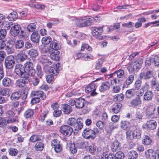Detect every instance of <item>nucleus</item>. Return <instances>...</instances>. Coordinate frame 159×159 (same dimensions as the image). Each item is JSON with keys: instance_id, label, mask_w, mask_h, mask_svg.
Here are the masks:
<instances>
[{"instance_id": "nucleus-1", "label": "nucleus", "mask_w": 159, "mask_h": 159, "mask_svg": "<svg viewBox=\"0 0 159 159\" xmlns=\"http://www.w3.org/2000/svg\"><path fill=\"white\" fill-rule=\"evenodd\" d=\"M95 20L93 17H84L81 19L76 20L75 23L79 27H85L91 25Z\"/></svg>"}, {"instance_id": "nucleus-2", "label": "nucleus", "mask_w": 159, "mask_h": 159, "mask_svg": "<svg viewBox=\"0 0 159 159\" xmlns=\"http://www.w3.org/2000/svg\"><path fill=\"white\" fill-rule=\"evenodd\" d=\"M59 63L57 64L56 65V68L51 67L49 70L48 71L49 74L47 75L46 80L47 82L50 83L54 78V76L57 75L58 71H60L61 68Z\"/></svg>"}, {"instance_id": "nucleus-3", "label": "nucleus", "mask_w": 159, "mask_h": 159, "mask_svg": "<svg viewBox=\"0 0 159 159\" xmlns=\"http://www.w3.org/2000/svg\"><path fill=\"white\" fill-rule=\"evenodd\" d=\"M15 71L16 74L19 77L25 79H28L29 78L27 75H24L25 70L24 66L22 64H17L15 66Z\"/></svg>"}, {"instance_id": "nucleus-4", "label": "nucleus", "mask_w": 159, "mask_h": 159, "mask_svg": "<svg viewBox=\"0 0 159 159\" xmlns=\"http://www.w3.org/2000/svg\"><path fill=\"white\" fill-rule=\"evenodd\" d=\"M142 64L141 61H137L131 64L128 67L129 71L131 73L137 72Z\"/></svg>"}, {"instance_id": "nucleus-5", "label": "nucleus", "mask_w": 159, "mask_h": 159, "mask_svg": "<svg viewBox=\"0 0 159 159\" xmlns=\"http://www.w3.org/2000/svg\"><path fill=\"white\" fill-rule=\"evenodd\" d=\"M153 72L152 70H147L142 71L140 74L139 77L141 79L148 80L153 77Z\"/></svg>"}, {"instance_id": "nucleus-6", "label": "nucleus", "mask_w": 159, "mask_h": 159, "mask_svg": "<svg viewBox=\"0 0 159 159\" xmlns=\"http://www.w3.org/2000/svg\"><path fill=\"white\" fill-rule=\"evenodd\" d=\"M15 64V58L12 55L8 56L5 58V65L7 69H10L12 68Z\"/></svg>"}, {"instance_id": "nucleus-7", "label": "nucleus", "mask_w": 159, "mask_h": 159, "mask_svg": "<svg viewBox=\"0 0 159 159\" xmlns=\"http://www.w3.org/2000/svg\"><path fill=\"white\" fill-rule=\"evenodd\" d=\"M60 132L64 135L69 136L73 132V129L70 126L65 125L61 126Z\"/></svg>"}, {"instance_id": "nucleus-8", "label": "nucleus", "mask_w": 159, "mask_h": 159, "mask_svg": "<svg viewBox=\"0 0 159 159\" xmlns=\"http://www.w3.org/2000/svg\"><path fill=\"white\" fill-rule=\"evenodd\" d=\"M103 27H93L92 30L93 32L92 34L93 35L96 36L98 39H103V38L100 36L103 32Z\"/></svg>"}, {"instance_id": "nucleus-9", "label": "nucleus", "mask_w": 159, "mask_h": 159, "mask_svg": "<svg viewBox=\"0 0 159 159\" xmlns=\"http://www.w3.org/2000/svg\"><path fill=\"white\" fill-rule=\"evenodd\" d=\"M15 113L12 110H9L6 113V118L7 119V122L8 124L13 123L16 120L15 117Z\"/></svg>"}, {"instance_id": "nucleus-10", "label": "nucleus", "mask_w": 159, "mask_h": 159, "mask_svg": "<svg viewBox=\"0 0 159 159\" xmlns=\"http://www.w3.org/2000/svg\"><path fill=\"white\" fill-rule=\"evenodd\" d=\"M93 130L89 128L85 129L83 131L82 133L83 137L86 139H89L91 138V139H94L95 136H93Z\"/></svg>"}, {"instance_id": "nucleus-11", "label": "nucleus", "mask_w": 159, "mask_h": 159, "mask_svg": "<svg viewBox=\"0 0 159 159\" xmlns=\"http://www.w3.org/2000/svg\"><path fill=\"white\" fill-rule=\"evenodd\" d=\"M51 145L53 148L56 152L57 153L60 152L62 149V147L60 144L59 141L57 139H54L51 142Z\"/></svg>"}, {"instance_id": "nucleus-12", "label": "nucleus", "mask_w": 159, "mask_h": 159, "mask_svg": "<svg viewBox=\"0 0 159 159\" xmlns=\"http://www.w3.org/2000/svg\"><path fill=\"white\" fill-rule=\"evenodd\" d=\"M21 29L20 26L17 24L13 26L11 28L10 32L11 35L14 37L18 35Z\"/></svg>"}, {"instance_id": "nucleus-13", "label": "nucleus", "mask_w": 159, "mask_h": 159, "mask_svg": "<svg viewBox=\"0 0 159 159\" xmlns=\"http://www.w3.org/2000/svg\"><path fill=\"white\" fill-rule=\"evenodd\" d=\"M95 85L94 84H89L85 88V91L86 93H91V95L94 96L97 95V93L95 92Z\"/></svg>"}, {"instance_id": "nucleus-14", "label": "nucleus", "mask_w": 159, "mask_h": 159, "mask_svg": "<svg viewBox=\"0 0 159 159\" xmlns=\"http://www.w3.org/2000/svg\"><path fill=\"white\" fill-rule=\"evenodd\" d=\"M121 146V143L118 140H115L111 145V150L112 152H116L120 150Z\"/></svg>"}, {"instance_id": "nucleus-15", "label": "nucleus", "mask_w": 159, "mask_h": 159, "mask_svg": "<svg viewBox=\"0 0 159 159\" xmlns=\"http://www.w3.org/2000/svg\"><path fill=\"white\" fill-rule=\"evenodd\" d=\"M155 109L156 107L154 106L150 105L147 106L146 110V115L150 117H154Z\"/></svg>"}, {"instance_id": "nucleus-16", "label": "nucleus", "mask_w": 159, "mask_h": 159, "mask_svg": "<svg viewBox=\"0 0 159 159\" xmlns=\"http://www.w3.org/2000/svg\"><path fill=\"white\" fill-rule=\"evenodd\" d=\"M146 157L148 159H157V152L150 149L146 152Z\"/></svg>"}, {"instance_id": "nucleus-17", "label": "nucleus", "mask_w": 159, "mask_h": 159, "mask_svg": "<svg viewBox=\"0 0 159 159\" xmlns=\"http://www.w3.org/2000/svg\"><path fill=\"white\" fill-rule=\"evenodd\" d=\"M31 96L40 98L43 100L45 99L46 98V95L44 93L40 90L32 92L31 93Z\"/></svg>"}, {"instance_id": "nucleus-18", "label": "nucleus", "mask_w": 159, "mask_h": 159, "mask_svg": "<svg viewBox=\"0 0 159 159\" xmlns=\"http://www.w3.org/2000/svg\"><path fill=\"white\" fill-rule=\"evenodd\" d=\"M49 53L51 59L55 61H58L59 57L58 56L60 52L57 50H49Z\"/></svg>"}, {"instance_id": "nucleus-19", "label": "nucleus", "mask_w": 159, "mask_h": 159, "mask_svg": "<svg viewBox=\"0 0 159 159\" xmlns=\"http://www.w3.org/2000/svg\"><path fill=\"white\" fill-rule=\"evenodd\" d=\"M50 47L52 49L51 50H57L60 49L61 48L60 44L58 41L53 39L50 44Z\"/></svg>"}, {"instance_id": "nucleus-20", "label": "nucleus", "mask_w": 159, "mask_h": 159, "mask_svg": "<svg viewBox=\"0 0 159 159\" xmlns=\"http://www.w3.org/2000/svg\"><path fill=\"white\" fill-rule=\"evenodd\" d=\"M141 103L142 101L139 95L135 98L132 99L130 102V106L134 107L138 106Z\"/></svg>"}, {"instance_id": "nucleus-21", "label": "nucleus", "mask_w": 159, "mask_h": 159, "mask_svg": "<svg viewBox=\"0 0 159 159\" xmlns=\"http://www.w3.org/2000/svg\"><path fill=\"white\" fill-rule=\"evenodd\" d=\"M122 105L120 103L114 104L112 106L111 110L113 113L117 114L121 110Z\"/></svg>"}, {"instance_id": "nucleus-22", "label": "nucleus", "mask_w": 159, "mask_h": 159, "mask_svg": "<svg viewBox=\"0 0 159 159\" xmlns=\"http://www.w3.org/2000/svg\"><path fill=\"white\" fill-rule=\"evenodd\" d=\"M145 126L150 129H154L156 128L157 123L154 120H151L146 123Z\"/></svg>"}, {"instance_id": "nucleus-23", "label": "nucleus", "mask_w": 159, "mask_h": 159, "mask_svg": "<svg viewBox=\"0 0 159 159\" xmlns=\"http://www.w3.org/2000/svg\"><path fill=\"white\" fill-rule=\"evenodd\" d=\"M85 103V100L81 98H79L76 100L75 107L78 108H83Z\"/></svg>"}, {"instance_id": "nucleus-24", "label": "nucleus", "mask_w": 159, "mask_h": 159, "mask_svg": "<svg viewBox=\"0 0 159 159\" xmlns=\"http://www.w3.org/2000/svg\"><path fill=\"white\" fill-rule=\"evenodd\" d=\"M127 156L128 159H137L139 156L137 152L133 150L128 151Z\"/></svg>"}, {"instance_id": "nucleus-25", "label": "nucleus", "mask_w": 159, "mask_h": 159, "mask_svg": "<svg viewBox=\"0 0 159 159\" xmlns=\"http://www.w3.org/2000/svg\"><path fill=\"white\" fill-rule=\"evenodd\" d=\"M130 136H132L133 138L139 139L141 137V133L140 130L138 129H136L133 131L130 132Z\"/></svg>"}, {"instance_id": "nucleus-26", "label": "nucleus", "mask_w": 159, "mask_h": 159, "mask_svg": "<svg viewBox=\"0 0 159 159\" xmlns=\"http://www.w3.org/2000/svg\"><path fill=\"white\" fill-rule=\"evenodd\" d=\"M110 86L111 85L109 82L107 81L103 82L99 87V90L100 92H104L109 90L110 87Z\"/></svg>"}, {"instance_id": "nucleus-27", "label": "nucleus", "mask_w": 159, "mask_h": 159, "mask_svg": "<svg viewBox=\"0 0 159 159\" xmlns=\"http://www.w3.org/2000/svg\"><path fill=\"white\" fill-rule=\"evenodd\" d=\"M153 96V94L152 91L148 90L144 94L143 99L146 101H151L152 100Z\"/></svg>"}, {"instance_id": "nucleus-28", "label": "nucleus", "mask_w": 159, "mask_h": 159, "mask_svg": "<svg viewBox=\"0 0 159 159\" xmlns=\"http://www.w3.org/2000/svg\"><path fill=\"white\" fill-rule=\"evenodd\" d=\"M27 58V56L25 53V51L22 50L17 55V60L20 62H22Z\"/></svg>"}, {"instance_id": "nucleus-29", "label": "nucleus", "mask_w": 159, "mask_h": 159, "mask_svg": "<svg viewBox=\"0 0 159 159\" xmlns=\"http://www.w3.org/2000/svg\"><path fill=\"white\" fill-rule=\"evenodd\" d=\"M116 128V125H115L113 123H111L108 125L105 128V131L108 135H110L112 131Z\"/></svg>"}, {"instance_id": "nucleus-30", "label": "nucleus", "mask_w": 159, "mask_h": 159, "mask_svg": "<svg viewBox=\"0 0 159 159\" xmlns=\"http://www.w3.org/2000/svg\"><path fill=\"white\" fill-rule=\"evenodd\" d=\"M40 38V35L36 32H34L31 35V40L34 43H39Z\"/></svg>"}, {"instance_id": "nucleus-31", "label": "nucleus", "mask_w": 159, "mask_h": 159, "mask_svg": "<svg viewBox=\"0 0 159 159\" xmlns=\"http://www.w3.org/2000/svg\"><path fill=\"white\" fill-rule=\"evenodd\" d=\"M150 61L156 66L159 65V57L157 55L152 56L150 58Z\"/></svg>"}, {"instance_id": "nucleus-32", "label": "nucleus", "mask_w": 159, "mask_h": 159, "mask_svg": "<svg viewBox=\"0 0 159 159\" xmlns=\"http://www.w3.org/2000/svg\"><path fill=\"white\" fill-rule=\"evenodd\" d=\"M62 110L64 113L66 114H70L72 111L71 107L67 104H64L63 105Z\"/></svg>"}, {"instance_id": "nucleus-33", "label": "nucleus", "mask_w": 159, "mask_h": 159, "mask_svg": "<svg viewBox=\"0 0 159 159\" xmlns=\"http://www.w3.org/2000/svg\"><path fill=\"white\" fill-rule=\"evenodd\" d=\"M34 113L33 109H28L25 111L24 113V116L26 119L30 118L33 116Z\"/></svg>"}, {"instance_id": "nucleus-34", "label": "nucleus", "mask_w": 159, "mask_h": 159, "mask_svg": "<svg viewBox=\"0 0 159 159\" xmlns=\"http://www.w3.org/2000/svg\"><path fill=\"white\" fill-rule=\"evenodd\" d=\"M142 143L145 145H149L152 143V140L147 135H144L142 140Z\"/></svg>"}, {"instance_id": "nucleus-35", "label": "nucleus", "mask_w": 159, "mask_h": 159, "mask_svg": "<svg viewBox=\"0 0 159 159\" xmlns=\"http://www.w3.org/2000/svg\"><path fill=\"white\" fill-rule=\"evenodd\" d=\"M21 97V94L19 91H16L13 93L10 97L11 99L12 100H18Z\"/></svg>"}, {"instance_id": "nucleus-36", "label": "nucleus", "mask_w": 159, "mask_h": 159, "mask_svg": "<svg viewBox=\"0 0 159 159\" xmlns=\"http://www.w3.org/2000/svg\"><path fill=\"white\" fill-rule=\"evenodd\" d=\"M18 17L16 11H13L9 14L8 16V19L11 21L15 20Z\"/></svg>"}, {"instance_id": "nucleus-37", "label": "nucleus", "mask_w": 159, "mask_h": 159, "mask_svg": "<svg viewBox=\"0 0 159 159\" xmlns=\"http://www.w3.org/2000/svg\"><path fill=\"white\" fill-rule=\"evenodd\" d=\"M135 94V92L134 89H133L128 90L126 92L125 96L126 98H130L134 96Z\"/></svg>"}, {"instance_id": "nucleus-38", "label": "nucleus", "mask_w": 159, "mask_h": 159, "mask_svg": "<svg viewBox=\"0 0 159 159\" xmlns=\"http://www.w3.org/2000/svg\"><path fill=\"white\" fill-rule=\"evenodd\" d=\"M76 127L78 130H81L83 127V121L81 118H78L76 120Z\"/></svg>"}, {"instance_id": "nucleus-39", "label": "nucleus", "mask_w": 159, "mask_h": 159, "mask_svg": "<svg viewBox=\"0 0 159 159\" xmlns=\"http://www.w3.org/2000/svg\"><path fill=\"white\" fill-rule=\"evenodd\" d=\"M2 83L4 86L8 87L11 85V81L10 78L5 77L2 80Z\"/></svg>"}, {"instance_id": "nucleus-40", "label": "nucleus", "mask_w": 159, "mask_h": 159, "mask_svg": "<svg viewBox=\"0 0 159 159\" xmlns=\"http://www.w3.org/2000/svg\"><path fill=\"white\" fill-rule=\"evenodd\" d=\"M124 98V96L122 93L118 94L113 97V99L115 101L121 102Z\"/></svg>"}, {"instance_id": "nucleus-41", "label": "nucleus", "mask_w": 159, "mask_h": 159, "mask_svg": "<svg viewBox=\"0 0 159 159\" xmlns=\"http://www.w3.org/2000/svg\"><path fill=\"white\" fill-rule=\"evenodd\" d=\"M25 81L24 80L20 79L16 80L15 84L17 87L20 88L24 87L25 85Z\"/></svg>"}, {"instance_id": "nucleus-42", "label": "nucleus", "mask_w": 159, "mask_h": 159, "mask_svg": "<svg viewBox=\"0 0 159 159\" xmlns=\"http://www.w3.org/2000/svg\"><path fill=\"white\" fill-rule=\"evenodd\" d=\"M28 54L31 57L34 58L36 57L38 55V51L34 49L30 50L28 52Z\"/></svg>"}, {"instance_id": "nucleus-43", "label": "nucleus", "mask_w": 159, "mask_h": 159, "mask_svg": "<svg viewBox=\"0 0 159 159\" xmlns=\"http://www.w3.org/2000/svg\"><path fill=\"white\" fill-rule=\"evenodd\" d=\"M121 127L124 130H127L129 128V123L127 121H123L121 122Z\"/></svg>"}, {"instance_id": "nucleus-44", "label": "nucleus", "mask_w": 159, "mask_h": 159, "mask_svg": "<svg viewBox=\"0 0 159 159\" xmlns=\"http://www.w3.org/2000/svg\"><path fill=\"white\" fill-rule=\"evenodd\" d=\"M24 41L21 40H17L15 43V47L17 49H20L24 47Z\"/></svg>"}, {"instance_id": "nucleus-45", "label": "nucleus", "mask_w": 159, "mask_h": 159, "mask_svg": "<svg viewBox=\"0 0 159 159\" xmlns=\"http://www.w3.org/2000/svg\"><path fill=\"white\" fill-rule=\"evenodd\" d=\"M52 41V39L50 37L45 36L42 39V43L44 44H48Z\"/></svg>"}, {"instance_id": "nucleus-46", "label": "nucleus", "mask_w": 159, "mask_h": 159, "mask_svg": "<svg viewBox=\"0 0 159 159\" xmlns=\"http://www.w3.org/2000/svg\"><path fill=\"white\" fill-rule=\"evenodd\" d=\"M44 148V144L41 142H39L36 144L35 148L37 151H42Z\"/></svg>"}, {"instance_id": "nucleus-47", "label": "nucleus", "mask_w": 159, "mask_h": 159, "mask_svg": "<svg viewBox=\"0 0 159 159\" xmlns=\"http://www.w3.org/2000/svg\"><path fill=\"white\" fill-rule=\"evenodd\" d=\"M115 157L116 159H124L125 155L123 152L120 151L116 153Z\"/></svg>"}, {"instance_id": "nucleus-48", "label": "nucleus", "mask_w": 159, "mask_h": 159, "mask_svg": "<svg viewBox=\"0 0 159 159\" xmlns=\"http://www.w3.org/2000/svg\"><path fill=\"white\" fill-rule=\"evenodd\" d=\"M10 89H9L4 88L0 89V94L3 96L9 95Z\"/></svg>"}, {"instance_id": "nucleus-49", "label": "nucleus", "mask_w": 159, "mask_h": 159, "mask_svg": "<svg viewBox=\"0 0 159 159\" xmlns=\"http://www.w3.org/2000/svg\"><path fill=\"white\" fill-rule=\"evenodd\" d=\"M76 120L74 118H70L67 121V123L68 125L72 126H75L76 125Z\"/></svg>"}, {"instance_id": "nucleus-50", "label": "nucleus", "mask_w": 159, "mask_h": 159, "mask_svg": "<svg viewBox=\"0 0 159 159\" xmlns=\"http://www.w3.org/2000/svg\"><path fill=\"white\" fill-rule=\"evenodd\" d=\"M24 66L25 68V70L34 68L33 63L30 61H26L24 64Z\"/></svg>"}, {"instance_id": "nucleus-51", "label": "nucleus", "mask_w": 159, "mask_h": 159, "mask_svg": "<svg viewBox=\"0 0 159 159\" xmlns=\"http://www.w3.org/2000/svg\"><path fill=\"white\" fill-rule=\"evenodd\" d=\"M36 28V25L34 23H31L29 24L27 27V30L29 32H32L34 31Z\"/></svg>"}, {"instance_id": "nucleus-52", "label": "nucleus", "mask_w": 159, "mask_h": 159, "mask_svg": "<svg viewBox=\"0 0 159 159\" xmlns=\"http://www.w3.org/2000/svg\"><path fill=\"white\" fill-rule=\"evenodd\" d=\"M134 79V76L133 75H130L126 80L125 82L126 84L128 85L131 84L133 81Z\"/></svg>"}, {"instance_id": "nucleus-53", "label": "nucleus", "mask_w": 159, "mask_h": 159, "mask_svg": "<svg viewBox=\"0 0 159 159\" xmlns=\"http://www.w3.org/2000/svg\"><path fill=\"white\" fill-rule=\"evenodd\" d=\"M69 147L71 153H75L77 152V147H75V144L74 143H71L70 144Z\"/></svg>"}, {"instance_id": "nucleus-54", "label": "nucleus", "mask_w": 159, "mask_h": 159, "mask_svg": "<svg viewBox=\"0 0 159 159\" xmlns=\"http://www.w3.org/2000/svg\"><path fill=\"white\" fill-rule=\"evenodd\" d=\"M25 73H26L28 75L32 76H34L35 74V70L34 69H28L27 70H25Z\"/></svg>"}, {"instance_id": "nucleus-55", "label": "nucleus", "mask_w": 159, "mask_h": 159, "mask_svg": "<svg viewBox=\"0 0 159 159\" xmlns=\"http://www.w3.org/2000/svg\"><path fill=\"white\" fill-rule=\"evenodd\" d=\"M7 34V31L5 29H1L0 30V40L4 39Z\"/></svg>"}, {"instance_id": "nucleus-56", "label": "nucleus", "mask_w": 159, "mask_h": 159, "mask_svg": "<svg viewBox=\"0 0 159 159\" xmlns=\"http://www.w3.org/2000/svg\"><path fill=\"white\" fill-rule=\"evenodd\" d=\"M8 152L9 154L12 156H15L18 152L17 149L13 148H10L9 149Z\"/></svg>"}, {"instance_id": "nucleus-57", "label": "nucleus", "mask_w": 159, "mask_h": 159, "mask_svg": "<svg viewBox=\"0 0 159 159\" xmlns=\"http://www.w3.org/2000/svg\"><path fill=\"white\" fill-rule=\"evenodd\" d=\"M6 50L8 54H11L14 52V49L13 46L11 44H9L6 46Z\"/></svg>"}, {"instance_id": "nucleus-58", "label": "nucleus", "mask_w": 159, "mask_h": 159, "mask_svg": "<svg viewBox=\"0 0 159 159\" xmlns=\"http://www.w3.org/2000/svg\"><path fill=\"white\" fill-rule=\"evenodd\" d=\"M116 73L117 76L119 78H122L124 76V70L120 69L115 72Z\"/></svg>"}, {"instance_id": "nucleus-59", "label": "nucleus", "mask_w": 159, "mask_h": 159, "mask_svg": "<svg viewBox=\"0 0 159 159\" xmlns=\"http://www.w3.org/2000/svg\"><path fill=\"white\" fill-rule=\"evenodd\" d=\"M75 35L76 38L80 39H82L84 38L85 34L84 33L77 31H75Z\"/></svg>"}, {"instance_id": "nucleus-60", "label": "nucleus", "mask_w": 159, "mask_h": 159, "mask_svg": "<svg viewBox=\"0 0 159 159\" xmlns=\"http://www.w3.org/2000/svg\"><path fill=\"white\" fill-rule=\"evenodd\" d=\"M85 49L89 51L91 50V48L87 44L83 43L82 45L81 50L84 51Z\"/></svg>"}, {"instance_id": "nucleus-61", "label": "nucleus", "mask_w": 159, "mask_h": 159, "mask_svg": "<svg viewBox=\"0 0 159 159\" xmlns=\"http://www.w3.org/2000/svg\"><path fill=\"white\" fill-rule=\"evenodd\" d=\"M5 16L2 14H0V27L2 28L4 24V22L5 20H3L5 19Z\"/></svg>"}, {"instance_id": "nucleus-62", "label": "nucleus", "mask_w": 159, "mask_h": 159, "mask_svg": "<svg viewBox=\"0 0 159 159\" xmlns=\"http://www.w3.org/2000/svg\"><path fill=\"white\" fill-rule=\"evenodd\" d=\"M39 138L36 135H32L30 139V141L32 142H34L36 141L40 140Z\"/></svg>"}, {"instance_id": "nucleus-63", "label": "nucleus", "mask_w": 159, "mask_h": 159, "mask_svg": "<svg viewBox=\"0 0 159 159\" xmlns=\"http://www.w3.org/2000/svg\"><path fill=\"white\" fill-rule=\"evenodd\" d=\"M4 24H5L4 28H6L7 30H9L10 28L13 25L12 22H8L5 20L4 22Z\"/></svg>"}, {"instance_id": "nucleus-64", "label": "nucleus", "mask_w": 159, "mask_h": 159, "mask_svg": "<svg viewBox=\"0 0 159 159\" xmlns=\"http://www.w3.org/2000/svg\"><path fill=\"white\" fill-rule=\"evenodd\" d=\"M61 111L60 110H55L53 112L54 116L56 117H59L61 116Z\"/></svg>"}]
</instances>
